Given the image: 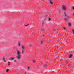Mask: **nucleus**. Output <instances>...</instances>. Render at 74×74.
<instances>
[{"label": "nucleus", "instance_id": "f257e3e1", "mask_svg": "<svg viewBox=\"0 0 74 74\" xmlns=\"http://www.w3.org/2000/svg\"><path fill=\"white\" fill-rule=\"evenodd\" d=\"M21 55L20 54V51L19 50L17 51V56L16 58L18 60H19L21 59Z\"/></svg>", "mask_w": 74, "mask_h": 74}, {"label": "nucleus", "instance_id": "f03ea898", "mask_svg": "<svg viewBox=\"0 0 74 74\" xmlns=\"http://www.w3.org/2000/svg\"><path fill=\"white\" fill-rule=\"evenodd\" d=\"M62 9L63 10L66 11V9H67V7H66V5H63L62 6Z\"/></svg>", "mask_w": 74, "mask_h": 74}, {"label": "nucleus", "instance_id": "7ed1b4c3", "mask_svg": "<svg viewBox=\"0 0 74 74\" xmlns=\"http://www.w3.org/2000/svg\"><path fill=\"white\" fill-rule=\"evenodd\" d=\"M22 53H24L25 52V47H24L23 46H22Z\"/></svg>", "mask_w": 74, "mask_h": 74}, {"label": "nucleus", "instance_id": "20e7f679", "mask_svg": "<svg viewBox=\"0 0 74 74\" xmlns=\"http://www.w3.org/2000/svg\"><path fill=\"white\" fill-rule=\"evenodd\" d=\"M15 57H13L12 58H10V60H13L14 59H15Z\"/></svg>", "mask_w": 74, "mask_h": 74}, {"label": "nucleus", "instance_id": "39448f33", "mask_svg": "<svg viewBox=\"0 0 74 74\" xmlns=\"http://www.w3.org/2000/svg\"><path fill=\"white\" fill-rule=\"evenodd\" d=\"M49 1L50 3L51 4H53V3H52V2L51 0H49Z\"/></svg>", "mask_w": 74, "mask_h": 74}, {"label": "nucleus", "instance_id": "423d86ee", "mask_svg": "<svg viewBox=\"0 0 74 74\" xmlns=\"http://www.w3.org/2000/svg\"><path fill=\"white\" fill-rule=\"evenodd\" d=\"M68 25L69 26H71V24L70 23H68Z\"/></svg>", "mask_w": 74, "mask_h": 74}, {"label": "nucleus", "instance_id": "0eeeda50", "mask_svg": "<svg viewBox=\"0 0 74 74\" xmlns=\"http://www.w3.org/2000/svg\"><path fill=\"white\" fill-rule=\"evenodd\" d=\"M18 46H20V43L19 42H18Z\"/></svg>", "mask_w": 74, "mask_h": 74}, {"label": "nucleus", "instance_id": "6e6552de", "mask_svg": "<svg viewBox=\"0 0 74 74\" xmlns=\"http://www.w3.org/2000/svg\"><path fill=\"white\" fill-rule=\"evenodd\" d=\"M72 55H70L69 56V58H71V57L72 56Z\"/></svg>", "mask_w": 74, "mask_h": 74}, {"label": "nucleus", "instance_id": "1a4fd4ad", "mask_svg": "<svg viewBox=\"0 0 74 74\" xmlns=\"http://www.w3.org/2000/svg\"><path fill=\"white\" fill-rule=\"evenodd\" d=\"M9 70V69H7L6 70V72H8Z\"/></svg>", "mask_w": 74, "mask_h": 74}, {"label": "nucleus", "instance_id": "9d476101", "mask_svg": "<svg viewBox=\"0 0 74 74\" xmlns=\"http://www.w3.org/2000/svg\"><path fill=\"white\" fill-rule=\"evenodd\" d=\"M3 59L4 60V61L5 62H6V61H5V58H3Z\"/></svg>", "mask_w": 74, "mask_h": 74}, {"label": "nucleus", "instance_id": "9b49d317", "mask_svg": "<svg viewBox=\"0 0 74 74\" xmlns=\"http://www.w3.org/2000/svg\"><path fill=\"white\" fill-rule=\"evenodd\" d=\"M8 66H10V62H8Z\"/></svg>", "mask_w": 74, "mask_h": 74}, {"label": "nucleus", "instance_id": "f8f14e48", "mask_svg": "<svg viewBox=\"0 0 74 74\" xmlns=\"http://www.w3.org/2000/svg\"><path fill=\"white\" fill-rule=\"evenodd\" d=\"M64 14H65V16H67V14H66L65 12H64Z\"/></svg>", "mask_w": 74, "mask_h": 74}, {"label": "nucleus", "instance_id": "ddd939ff", "mask_svg": "<svg viewBox=\"0 0 74 74\" xmlns=\"http://www.w3.org/2000/svg\"><path fill=\"white\" fill-rule=\"evenodd\" d=\"M48 21H51V18H48Z\"/></svg>", "mask_w": 74, "mask_h": 74}, {"label": "nucleus", "instance_id": "4468645a", "mask_svg": "<svg viewBox=\"0 0 74 74\" xmlns=\"http://www.w3.org/2000/svg\"><path fill=\"white\" fill-rule=\"evenodd\" d=\"M47 66V65H44V67H46Z\"/></svg>", "mask_w": 74, "mask_h": 74}, {"label": "nucleus", "instance_id": "2eb2a0df", "mask_svg": "<svg viewBox=\"0 0 74 74\" xmlns=\"http://www.w3.org/2000/svg\"><path fill=\"white\" fill-rule=\"evenodd\" d=\"M30 68V66H28V69H29Z\"/></svg>", "mask_w": 74, "mask_h": 74}, {"label": "nucleus", "instance_id": "dca6fc26", "mask_svg": "<svg viewBox=\"0 0 74 74\" xmlns=\"http://www.w3.org/2000/svg\"><path fill=\"white\" fill-rule=\"evenodd\" d=\"M25 25V26H29V24L26 25Z\"/></svg>", "mask_w": 74, "mask_h": 74}, {"label": "nucleus", "instance_id": "f3484780", "mask_svg": "<svg viewBox=\"0 0 74 74\" xmlns=\"http://www.w3.org/2000/svg\"><path fill=\"white\" fill-rule=\"evenodd\" d=\"M33 63H34L35 62V60H33Z\"/></svg>", "mask_w": 74, "mask_h": 74}, {"label": "nucleus", "instance_id": "a211bd4d", "mask_svg": "<svg viewBox=\"0 0 74 74\" xmlns=\"http://www.w3.org/2000/svg\"><path fill=\"white\" fill-rule=\"evenodd\" d=\"M63 29H64V30H66V28H65V27H64Z\"/></svg>", "mask_w": 74, "mask_h": 74}, {"label": "nucleus", "instance_id": "6ab92c4d", "mask_svg": "<svg viewBox=\"0 0 74 74\" xmlns=\"http://www.w3.org/2000/svg\"><path fill=\"white\" fill-rule=\"evenodd\" d=\"M72 8L73 10H74V7H72Z\"/></svg>", "mask_w": 74, "mask_h": 74}, {"label": "nucleus", "instance_id": "aec40b11", "mask_svg": "<svg viewBox=\"0 0 74 74\" xmlns=\"http://www.w3.org/2000/svg\"><path fill=\"white\" fill-rule=\"evenodd\" d=\"M27 72H26L24 74H27Z\"/></svg>", "mask_w": 74, "mask_h": 74}, {"label": "nucleus", "instance_id": "412c9836", "mask_svg": "<svg viewBox=\"0 0 74 74\" xmlns=\"http://www.w3.org/2000/svg\"><path fill=\"white\" fill-rule=\"evenodd\" d=\"M65 21H67V19H65Z\"/></svg>", "mask_w": 74, "mask_h": 74}, {"label": "nucleus", "instance_id": "4be33fe9", "mask_svg": "<svg viewBox=\"0 0 74 74\" xmlns=\"http://www.w3.org/2000/svg\"><path fill=\"white\" fill-rule=\"evenodd\" d=\"M41 44H42V43H43L42 41H41Z\"/></svg>", "mask_w": 74, "mask_h": 74}, {"label": "nucleus", "instance_id": "5701e85b", "mask_svg": "<svg viewBox=\"0 0 74 74\" xmlns=\"http://www.w3.org/2000/svg\"><path fill=\"white\" fill-rule=\"evenodd\" d=\"M14 62H16V60H14Z\"/></svg>", "mask_w": 74, "mask_h": 74}, {"label": "nucleus", "instance_id": "b1692460", "mask_svg": "<svg viewBox=\"0 0 74 74\" xmlns=\"http://www.w3.org/2000/svg\"><path fill=\"white\" fill-rule=\"evenodd\" d=\"M29 46H30V47H32L31 46V45H29Z\"/></svg>", "mask_w": 74, "mask_h": 74}, {"label": "nucleus", "instance_id": "393cba45", "mask_svg": "<svg viewBox=\"0 0 74 74\" xmlns=\"http://www.w3.org/2000/svg\"><path fill=\"white\" fill-rule=\"evenodd\" d=\"M74 16V14H73Z\"/></svg>", "mask_w": 74, "mask_h": 74}]
</instances>
